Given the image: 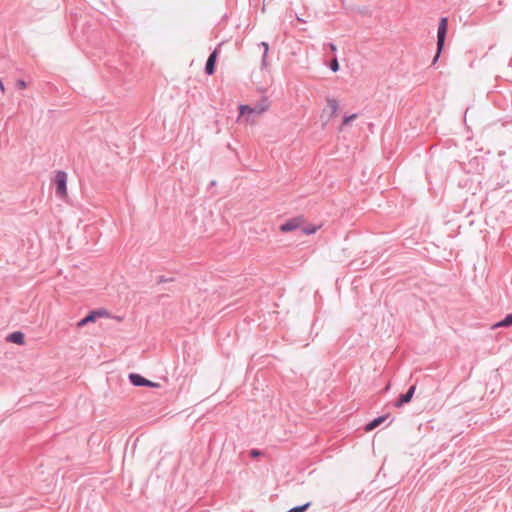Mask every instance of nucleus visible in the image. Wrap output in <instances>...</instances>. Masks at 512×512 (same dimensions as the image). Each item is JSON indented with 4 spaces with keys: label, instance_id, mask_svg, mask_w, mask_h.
<instances>
[{
    "label": "nucleus",
    "instance_id": "obj_1",
    "mask_svg": "<svg viewBox=\"0 0 512 512\" xmlns=\"http://www.w3.org/2000/svg\"><path fill=\"white\" fill-rule=\"evenodd\" d=\"M447 31H448V18L442 17L440 19L439 25H438L437 43H436L437 44V52L432 60V65H434L438 61V59L441 55V52L444 48Z\"/></svg>",
    "mask_w": 512,
    "mask_h": 512
},
{
    "label": "nucleus",
    "instance_id": "obj_2",
    "mask_svg": "<svg viewBox=\"0 0 512 512\" xmlns=\"http://www.w3.org/2000/svg\"><path fill=\"white\" fill-rule=\"evenodd\" d=\"M55 192L60 198L67 196V173L57 171L54 178Z\"/></svg>",
    "mask_w": 512,
    "mask_h": 512
},
{
    "label": "nucleus",
    "instance_id": "obj_3",
    "mask_svg": "<svg viewBox=\"0 0 512 512\" xmlns=\"http://www.w3.org/2000/svg\"><path fill=\"white\" fill-rule=\"evenodd\" d=\"M303 223H304L303 216H297V217L286 220L284 223H282L280 225L279 229L281 232H291L298 228H301Z\"/></svg>",
    "mask_w": 512,
    "mask_h": 512
},
{
    "label": "nucleus",
    "instance_id": "obj_4",
    "mask_svg": "<svg viewBox=\"0 0 512 512\" xmlns=\"http://www.w3.org/2000/svg\"><path fill=\"white\" fill-rule=\"evenodd\" d=\"M107 312L103 309L92 310L84 318L78 321L77 326L79 328L84 327L88 323L95 322L98 317L106 315Z\"/></svg>",
    "mask_w": 512,
    "mask_h": 512
},
{
    "label": "nucleus",
    "instance_id": "obj_5",
    "mask_svg": "<svg viewBox=\"0 0 512 512\" xmlns=\"http://www.w3.org/2000/svg\"><path fill=\"white\" fill-rule=\"evenodd\" d=\"M415 390H416V385L410 386L409 389L405 393L401 394L398 397V399L394 403V406L397 408H400L404 404L409 403L411 401V399L413 398Z\"/></svg>",
    "mask_w": 512,
    "mask_h": 512
},
{
    "label": "nucleus",
    "instance_id": "obj_6",
    "mask_svg": "<svg viewBox=\"0 0 512 512\" xmlns=\"http://www.w3.org/2000/svg\"><path fill=\"white\" fill-rule=\"evenodd\" d=\"M218 57V51L215 49L212 51L206 61L204 71L207 75H213L215 73V67Z\"/></svg>",
    "mask_w": 512,
    "mask_h": 512
},
{
    "label": "nucleus",
    "instance_id": "obj_7",
    "mask_svg": "<svg viewBox=\"0 0 512 512\" xmlns=\"http://www.w3.org/2000/svg\"><path fill=\"white\" fill-rule=\"evenodd\" d=\"M389 416H390L389 414H385V415L374 418L372 421H370L369 423H367L365 425V431L370 432V431L374 430L375 428L380 426L382 423H384L385 420L389 418Z\"/></svg>",
    "mask_w": 512,
    "mask_h": 512
},
{
    "label": "nucleus",
    "instance_id": "obj_8",
    "mask_svg": "<svg viewBox=\"0 0 512 512\" xmlns=\"http://www.w3.org/2000/svg\"><path fill=\"white\" fill-rule=\"evenodd\" d=\"M128 378L131 384L136 387L146 386V384L148 383V379L144 378L142 375L137 373H130Z\"/></svg>",
    "mask_w": 512,
    "mask_h": 512
},
{
    "label": "nucleus",
    "instance_id": "obj_9",
    "mask_svg": "<svg viewBox=\"0 0 512 512\" xmlns=\"http://www.w3.org/2000/svg\"><path fill=\"white\" fill-rule=\"evenodd\" d=\"M7 340L15 344L22 345L24 344L25 335L21 331H15L9 334Z\"/></svg>",
    "mask_w": 512,
    "mask_h": 512
},
{
    "label": "nucleus",
    "instance_id": "obj_10",
    "mask_svg": "<svg viewBox=\"0 0 512 512\" xmlns=\"http://www.w3.org/2000/svg\"><path fill=\"white\" fill-rule=\"evenodd\" d=\"M512 326V313L507 314L501 321L495 323L492 328L510 327Z\"/></svg>",
    "mask_w": 512,
    "mask_h": 512
},
{
    "label": "nucleus",
    "instance_id": "obj_11",
    "mask_svg": "<svg viewBox=\"0 0 512 512\" xmlns=\"http://www.w3.org/2000/svg\"><path fill=\"white\" fill-rule=\"evenodd\" d=\"M327 105L331 111L330 117H333L337 114L339 105L336 99L328 98L327 99Z\"/></svg>",
    "mask_w": 512,
    "mask_h": 512
},
{
    "label": "nucleus",
    "instance_id": "obj_12",
    "mask_svg": "<svg viewBox=\"0 0 512 512\" xmlns=\"http://www.w3.org/2000/svg\"><path fill=\"white\" fill-rule=\"evenodd\" d=\"M317 229H318V227L315 225H309V226H305V227L301 226V231L305 235L314 234L317 231Z\"/></svg>",
    "mask_w": 512,
    "mask_h": 512
},
{
    "label": "nucleus",
    "instance_id": "obj_13",
    "mask_svg": "<svg viewBox=\"0 0 512 512\" xmlns=\"http://www.w3.org/2000/svg\"><path fill=\"white\" fill-rule=\"evenodd\" d=\"M310 505H311V503L307 502L303 505H299V506H295V507L291 508L288 512H305L310 507Z\"/></svg>",
    "mask_w": 512,
    "mask_h": 512
},
{
    "label": "nucleus",
    "instance_id": "obj_14",
    "mask_svg": "<svg viewBox=\"0 0 512 512\" xmlns=\"http://www.w3.org/2000/svg\"><path fill=\"white\" fill-rule=\"evenodd\" d=\"M357 116H358L357 114H351V115H348V116H344L343 121H342V126L348 125L354 119H356Z\"/></svg>",
    "mask_w": 512,
    "mask_h": 512
},
{
    "label": "nucleus",
    "instance_id": "obj_15",
    "mask_svg": "<svg viewBox=\"0 0 512 512\" xmlns=\"http://www.w3.org/2000/svg\"><path fill=\"white\" fill-rule=\"evenodd\" d=\"M329 67H330V69H331L333 72H337V71L339 70V63H338L337 57H334V58L330 61Z\"/></svg>",
    "mask_w": 512,
    "mask_h": 512
},
{
    "label": "nucleus",
    "instance_id": "obj_16",
    "mask_svg": "<svg viewBox=\"0 0 512 512\" xmlns=\"http://www.w3.org/2000/svg\"><path fill=\"white\" fill-rule=\"evenodd\" d=\"M239 110H240V114L241 115H244L246 112L248 113H252L254 112V109H252L250 106L248 105H240L239 106Z\"/></svg>",
    "mask_w": 512,
    "mask_h": 512
},
{
    "label": "nucleus",
    "instance_id": "obj_17",
    "mask_svg": "<svg viewBox=\"0 0 512 512\" xmlns=\"http://www.w3.org/2000/svg\"><path fill=\"white\" fill-rule=\"evenodd\" d=\"M249 454L252 458H257L262 454V451H260L258 449H252V450H250Z\"/></svg>",
    "mask_w": 512,
    "mask_h": 512
},
{
    "label": "nucleus",
    "instance_id": "obj_18",
    "mask_svg": "<svg viewBox=\"0 0 512 512\" xmlns=\"http://www.w3.org/2000/svg\"><path fill=\"white\" fill-rule=\"evenodd\" d=\"M16 87L18 89H25L26 88V82L22 79L17 80Z\"/></svg>",
    "mask_w": 512,
    "mask_h": 512
},
{
    "label": "nucleus",
    "instance_id": "obj_19",
    "mask_svg": "<svg viewBox=\"0 0 512 512\" xmlns=\"http://www.w3.org/2000/svg\"><path fill=\"white\" fill-rule=\"evenodd\" d=\"M260 47L263 48V53L267 54L268 53V50H269V45L267 42H261L259 44Z\"/></svg>",
    "mask_w": 512,
    "mask_h": 512
},
{
    "label": "nucleus",
    "instance_id": "obj_20",
    "mask_svg": "<svg viewBox=\"0 0 512 512\" xmlns=\"http://www.w3.org/2000/svg\"><path fill=\"white\" fill-rule=\"evenodd\" d=\"M168 281H172V279H168L164 276H159L158 279H157V283H165V282H168Z\"/></svg>",
    "mask_w": 512,
    "mask_h": 512
},
{
    "label": "nucleus",
    "instance_id": "obj_21",
    "mask_svg": "<svg viewBox=\"0 0 512 512\" xmlns=\"http://www.w3.org/2000/svg\"><path fill=\"white\" fill-rule=\"evenodd\" d=\"M332 53H335L337 51V47L334 43H328L327 45Z\"/></svg>",
    "mask_w": 512,
    "mask_h": 512
},
{
    "label": "nucleus",
    "instance_id": "obj_22",
    "mask_svg": "<svg viewBox=\"0 0 512 512\" xmlns=\"http://www.w3.org/2000/svg\"><path fill=\"white\" fill-rule=\"evenodd\" d=\"M262 67H266L267 66V54L263 53V56H262Z\"/></svg>",
    "mask_w": 512,
    "mask_h": 512
},
{
    "label": "nucleus",
    "instance_id": "obj_23",
    "mask_svg": "<svg viewBox=\"0 0 512 512\" xmlns=\"http://www.w3.org/2000/svg\"><path fill=\"white\" fill-rule=\"evenodd\" d=\"M158 386H159L158 383L152 382L150 380H148V383L146 384V387H158Z\"/></svg>",
    "mask_w": 512,
    "mask_h": 512
},
{
    "label": "nucleus",
    "instance_id": "obj_24",
    "mask_svg": "<svg viewBox=\"0 0 512 512\" xmlns=\"http://www.w3.org/2000/svg\"><path fill=\"white\" fill-rule=\"evenodd\" d=\"M0 89H1L2 91H4V85H3V83H2V82H0Z\"/></svg>",
    "mask_w": 512,
    "mask_h": 512
}]
</instances>
